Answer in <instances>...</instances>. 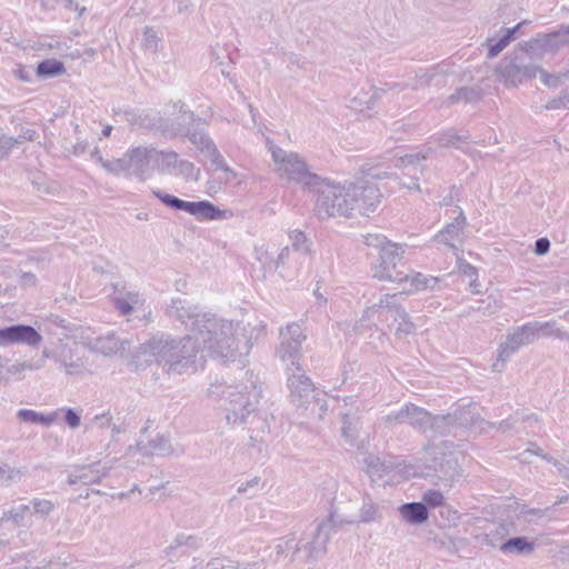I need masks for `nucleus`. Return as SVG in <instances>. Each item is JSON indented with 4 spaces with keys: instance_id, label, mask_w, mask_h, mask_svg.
Returning a JSON list of instances; mask_svg holds the SVG:
<instances>
[{
    "instance_id": "nucleus-1",
    "label": "nucleus",
    "mask_w": 569,
    "mask_h": 569,
    "mask_svg": "<svg viewBox=\"0 0 569 569\" xmlns=\"http://www.w3.org/2000/svg\"><path fill=\"white\" fill-rule=\"evenodd\" d=\"M143 356L152 357L168 373L181 375L193 367L200 351V343L193 335L182 338L153 337L141 346Z\"/></svg>"
},
{
    "instance_id": "nucleus-2",
    "label": "nucleus",
    "mask_w": 569,
    "mask_h": 569,
    "mask_svg": "<svg viewBox=\"0 0 569 569\" xmlns=\"http://www.w3.org/2000/svg\"><path fill=\"white\" fill-rule=\"evenodd\" d=\"M333 513L320 522L310 540L297 539L293 535L278 539L274 550L278 561L284 565H315L326 552L333 526Z\"/></svg>"
},
{
    "instance_id": "nucleus-3",
    "label": "nucleus",
    "mask_w": 569,
    "mask_h": 569,
    "mask_svg": "<svg viewBox=\"0 0 569 569\" xmlns=\"http://www.w3.org/2000/svg\"><path fill=\"white\" fill-rule=\"evenodd\" d=\"M194 326L193 336L199 341L200 349L206 350L210 357L227 361L236 356L238 348L231 321L204 312L196 320Z\"/></svg>"
},
{
    "instance_id": "nucleus-4",
    "label": "nucleus",
    "mask_w": 569,
    "mask_h": 569,
    "mask_svg": "<svg viewBox=\"0 0 569 569\" xmlns=\"http://www.w3.org/2000/svg\"><path fill=\"white\" fill-rule=\"evenodd\" d=\"M348 180L345 182H333L321 177V183L313 187L311 191L317 193L315 204L316 214L320 219L333 217L350 218L352 216V207L355 204L348 192Z\"/></svg>"
},
{
    "instance_id": "nucleus-5",
    "label": "nucleus",
    "mask_w": 569,
    "mask_h": 569,
    "mask_svg": "<svg viewBox=\"0 0 569 569\" xmlns=\"http://www.w3.org/2000/svg\"><path fill=\"white\" fill-rule=\"evenodd\" d=\"M535 56L525 43H518L496 68L498 81L508 88H516L536 78L540 67L535 62Z\"/></svg>"
},
{
    "instance_id": "nucleus-6",
    "label": "nucleus",
    "mask_w": 569,
    "mask_h": 569,
    "mask_svg": "<svg viewBox=\"0 0 569 569\" xmlns=\"http://www.w3.org/2000/svg\"><path fill=\"white\" fill-rule=\"evenodd\" d=\"M244 375L246 382L231 387L227 392L226 419L228 423H242L254 411L261 396V386L253 372L246 371Z\"/></svg>"
},
{
    "instance_id": "nucleus-7",
    "label": "nucleus",
    "mask_w": 569,
    "mask_h": 569,
    "mask_svg": "<svg viewBox=\"0 0 569 569\" xmlns=\"http://www.w3.org/2000/svg\"><path fill=\"white\" fill-rule=\"evenodd\" d=\"M269 150L276 166V172L280 178L293 181L309 190L321 183V177L310 171L308 163L299 153L286 151L274 144L270 146Z\"/></svg>"
},
{
    "instance_id": "nucleus-8",
    "label": "nucleus",
    "mask_w": 569,
    "mask_h": 569,
    "mask_svg": "<svg viewBox=\"0 0 569 569\" xmlns=\"http://www.w3.org/2000/svg\"><path fill=\"white\" fill-rule=\"evenodd\" d=\"M152 193L167 207L186 211L199 221L227 220L233 217L231 210L220 209L208 200L184 201L160 190H152Z\"/></svg>"
},
{
    "instance_id": "nucleus-9",
    "label": "nucleus",
    "mask_w": 569,
    "mask_h": 569,
    "mask_svg": "<svg viewBox=\"0 0 569 569\" xmlns=\"http://www.w3.org/2000/svg\"><path fill=\"white\" fill-rule=\"evenodd\" d=\"M174 107L179 108L178 120L191 127L186 130L179 129L177 133L188 137L189 141L208 159L212 156L217 157L219 150L213 140L206 132V122L192 111L187 110L182 101L176 102Z\"/></svg>"
},
{
    "instance_id": "nucleus-10",
    "label": "nucleus",
    "mask_w": 569,
    "mask_h": 569,
    "mask_svg": "<svg viewBox=\"0 0 569 569\" xmlns=\"http://www.w3.org/2000/svg\"><path fill=\"white\" fill-rule=\"evenodd\" d=\"M542 326L527 322L517 327L511 333H508L506 340L500 343L497 361L492 365V370L500 372L505 362L520 349L522 346L532 343L539 337V329Z\"/></svg>"
},
{
    "instance_id": "nucleus-11",
    "label": "nucleus",
    "mask_w": 569,
    "mask_h": 569,
    "mask_svg": "<svg viewBox=\"0 0 569 569\" xmlns=\"http://www.w3.org/2000/svg\"><path fill=\"white\" fill-rule=\"evenodd\" d=\"M347 190L355 200L352 201L355 204H351L352 212L358 211L362 216L373 212L382 197L377 184L365 176L348 180Z\"/></svg>"
},
{
    "instance_id": "nucleus-12",
    "label": "nucleus",
    "mask_w": 569,
    "mask_h": 569,
    "mask_svg": "<svg viewBox=\"0 0 569 569\" xmlns=\"http://www.w3.org/2000/svg\"><path fill=\"white\" fill-rule=\"evenodd\" d=\"M307 339L301 325L292 322L280 330V345L277 349V356L286 363L287 369L300 366L301 348Z\"/></svg>"
},
{
    "instance_id": "nucleus-13",
    "label": "nucleus",
    "mask_w": 569,
    "mask_h": 569,
    "mask_svg": "<svg viewBox=\"0 0 569 569\" xmlns=\"http://www.w3.org/2000/svg\"><path fill=\"white\" fill-rule=\"evenodd\" d=\"M402 248L397 243L387 244L379 252V264L375 268V277L379 280L403 282L408 280V273L398 270V263L402 259Z\"/></svg>"
},
{
    "instance_id": "nucleus-14",
    "label": "nucleus",
    "mask_w": 569,
    "mask_h": 569,
    "mask_svg": "<svg viewBox=\"0 0 569 569\" xmlns=\"http://www.w3.org/2000/svg\"><path fill=\"white\" fill-rule=\"evenodd\" d=\"M127 174L144 181L152 176L153 162L159 161L158 150L152 147H136L126 153Z\"/></svg>"
},
{
    "instance_id": "nucleus-15",
    "label": "nucleus",
    "mask_w": 569,
    "mask_h": 569,
    "mask_svg": "<svg viewBox=\"0 0 569 569\" xmlns=\"http://www.w3.org/2000/svg\"><path fill=\"white\" fill-rule=\"evenodd\" d=\"M397 295H383L379 302L373 306L367 308L360 319V323L366 320H376L373 323L377 329H379V323H388L390 321L396 322L399 320V317H406V310L401 307V305L397 301Z\"/></svg>"
},
{
    "instance_id": "nucleus-16",
    "label": "nucleus",
    "mask_w": 569,
    "mask_h": 569,
    "mask_svg": "<svg viewBox=\"0 0 569 569\" xmlns=\"http://www.w3.org/2000/svg\"><path fill=\"white\" fill-rule=\"evenodd\" d=\"M289 372L288 387L290 390V398L297 406L309 403L313 399L315 386L311 379L306 375L301 366L287 369Z\"/></svg>"
},
{
    "instance_id": "nucleus-17",
    "label": "nucleus",
    "mask_w": 569,
    "mask_h": 569,
    "mask_svg": "<svg viewBox=\"0 0 569 569\" xmlns=\"http://www.w3.org/2000/svg\"><path fill=\"white\" fill-rule=\"evenodd\" d=\"M139 451L144 457H169L180 456L183 453L182 447H173L170 439L163 435H157L154 438L149 439L146 443L138 442L137 446H129L127 456H133Z\"/></svg>"
},
{
    "instance_id": "nucleus-18",
    "label": "nucleus",
    "mask_w": 569,
    "mask_h": 569,
    "mask_svg": "<svg viewBox=\"0 0 569 569\" xmlns=\"http://www.w3.org/2000/svg\"><path fill=\"white\" fill-rule=\"evenodd\" d=\"M41 341L42 336L29 325H13L0 329V347L14 343L37 347Z\"/></svg>"
},
{
    "instance_id": "nucleus-19",
    "label": "nucleus",
    "mask_w": 569,
    "mask_h": 569,
    "mask_svg": "<svg viewBox=\"0 0 569 569\" xmlns=\"http://www.w3.org/2000/svg\"><path fill=\"white\" fill-rule=\"evenodd\" d=\"M432 469L443 486H451L462 477V469L452 452H442L435 457Z\"/></svg>"
},
{
    "instance_id": "nucleus-20",
    "label": "nucleus",
    "mask_w": 569,
    "mask_h": 569,
    "mask_svg": "<svg viewBox=\"0 0 569 569\" xmlns=\"http://www.w3.org/2000/svg\"><path fill=\"white\" fill-rule=\"evenodd\" d=\"M204 312H200L197 306L189 303L187 300L181 298L171 299L170 305L167 308V315L170 319L179 321L190 330L191 335L196 333L194 322L203 316Z\"/></svg>"
},
{
    "instance_id": "nucleus-21",
    "label": "nucleus",
    "mask_w": 569,
    "mask_h": 569,
    "mask_svg": "<svg viewBox=\"0 0 569 569\" xmlns=\"http://www.w3.org/2000/svg\"><path fill=\"white\" fill-rule=\"evenodd\" d=\"M202 546V539L196 535H189L186 532L177 533L168 545L163 548V556L174 561L182 556L189 555L191 551L199 549Z\"/></svg>"
},
{
    "instance_id": "nucleus-22",
    "label": "nucleus",
    "mask_w": 569,
    "mask_h": 569,
    "mask_svg": "<svg viewBox=\"0 0 569 569\" xmlns=\"http://www.w3.org/2000/svg\"><path fill=\"white\" fill-rule=\"evenodd\" d=\"M467 224L465 213L461 208L458 207V214L453 220L447 223L435 237L433 240L451 248L458 256L459 249L455 242L461 240V234Z\"/></svg>"
},
{
    "instance_id": "nucleus-23",
    "label": "nucleus",
    "mask_w": 569,
    "mask_h": 569,
    "mask_svg": "<svg viewBox=\"0 0 569 569\" xmlns=\"http://www.w3.org/2000/svg\"><path fill=\"white\" fill-rule=\"evenodd\" d=\"M439 417L440 423L459 427H470L473 426L476 422H480L481 429H486L483 422L486 420L480 418V416L475 411V407L472 405L461 406L457 408L453 412L448 415H439Z\"/></svg>"
},
{
    "instance_id": "nucleus-24",
    "label": "nucleus",
    "mask_w": 569,
    "mask_h": 569,
    "mask_svg": "<svg viewBox=\"0 0 569 569\" xmlns=\"http://www.w3.org/2000/svg\"><path fill=\"white\" fill-rule=\"evenodd\" d=\"M406 423L412 428L426 431L427 429H438L440 426V417L433 416L426 409L418 407L411 402L407 403Z\"/></svg>"
},
{
    "instance_id": "nucleus-25",
    "label": "nucleus",
    "mask_w": 569,
    "mask_h": 569,
    "mask_svg": "<svg viewBox=\"0 0 569 569\" xmlns=\"http://www.w3.org/2000/svg\"><path fill=\"white\" fill-rule=\"evenodd\" d=\"M109 473V468L101 463H92L89 466H82L77 469L74 473H71L68 478L69 485H77L79 482L83 485L99 483Z\"/></svg>"
},
{
    "instance_id": "nucleus-26",
    "label": "nucleus",
    "mask_w": 569,
    "mask_h": 569,
    "mask_svg": "<svg viewBox=\"0 0 569 569\" xmlns=\"http://www.w3.org/2000/svg\"><path fill=\"white\" fill-rule=\"evenodd\" d=\"M523 531H526V528L516 527V523L510 518L503 522L498 523L493 529L485 533L482 540L487 546L498 548L500 550L501 545L509 539V536Z\"/></svg>"
},
{
    "instance_id": "nucleus-27",
    "label": "nucleus",
    "mask_w": 569,
    "mask_h": 569,
    "mask_svg": "<svg viewBox=\"0 0 569 569\" xmlns=\"http://www.w3.org/2000/svg\"><path fill=\"white\" fill-rule=\"evenodd\" d=\"M525 44L536 54L541 56L546 51H553L567 44V39L562 37L561 30L531 38Z\"/></svg>"
},
{
    "instance_id": "nucleus-28",
    "label": "nucleus",
    "mask_w": 569,
    "mask_h": 569,
    "mask_svg": "<svg viewBox=\"0 0 569 569\" xmlns=\"http://www.w3.org/2000/svg\"><path fill=\"white\" fill-rule=\"evenodd\" d=\"M486 429H497L498 431L506 433L511 430L520 431L518 428L519 423L528 425V427L532 428L533 425L538 423V419L535 415H525L522 412L516 411L510 415L507 419L496 423L490 421H483Z\"/></svg>"
},
{
    "instance_id": "nucleus-29",
    "label": "nucleus",
    "mask_w": 569,
    "mask_h": 569,
    "mask_svg": "<svg viewBox=\"0 0 569 569\" xmlns=\"http://www.w3.org/2000/svg\"><path fill=\"white\" fill-rule=\"evenodd\" d=\"M502 308V300L496 293H489L485 298L477 300L475 305H471L468 309L459 312V317H469L477 312L483 317H490L498 312Z\"/></svg>"
},
{
    "instance_id": "nucleus-30",
    "label": "nucleus",
    "mask_w": 569,
    "mask_h": 569,
    "mask_svg": "<svg viewBox=\"0 0 569 569\" xmlns=\"http://www.w3.org/2000/svg\"><path fill=\"white\" fill-rule=\"evenodd\" d=\"M127 340H120L114 333L99 337L90 342V348L104 356L122 355L126 351Z\"/></svg>"
},
{
    "instance_id": "nucleus-31",
    "label": "nucleus",
    "mask_w": 569,
    "mask_h": 569,
    "mask_svg": "<svg viewBox=\"0 0 569 569\" xmlns=\"http://www.w3.org/2000/svg\"><path fill=\"white\" fill-rule=\"evenodd\" d=\"M383 92L382 89L368 84L367 88H361L350 99L351 108L358 111L371 110Z\"/></svg>"
},
{
    "instance_id": "nucleus-32",
    "label": "nucleus",
    "mask_w": 569,
    "mask_h": 569,
    "mask_svg": "<svg viewBox=\"0 0 569 569\" xmlns=\"http://www.w3.org/2000/svg\"><path fill=\"white\" fill-rule=\"evenodd\" d=\"M536 547L535 540L523 536H516L506 540L501 545L500 551L508 556H529L536 550Z\"/></svg>"
},
{
    "instance_id": "nucleus-33",
    "label": "nucleus",
    "mask_w": 569,
    "mask_h": 569,
    "mask_svg": "<svg viewBox=\"0 0 569 569\" xmlns=\"http://www.w3.org/2000/svg\"><path fill=\"white\" fill-rule=\"evenodd\" d=\"M405 521L410 525H421L429 518V511L423 502H407L399 507Z\"/></svg>"
},
{
    "instance_id": "nucleus-34",
    "label": "nucleus",
    "mask_w": 569,
    "mask_h": 569,
    "mask_svg": "<svg viewBox=\"0 0 569 569\" xmlns=\"http://www.w3.org/2000/svg\"><path fill=\"white\" fill-rule=\"evenodd\" d=\"M383 519L382 507L373 501V499L368 495H363L362 503L359 509V520L361 523H372L380 522Z\"/></svg>"
},
{
    "instance_id": "nucleus-35",
    "label": "nucleus",
    "mask_w": 569,
    "mask_h": 569,
    "mask_svg": "<svg viewBox=\"0 0 569 569\" xmlns=\"http://www.w3.org/2000/svg\"><path fill=\"white\" fill-rule=\"evenodd\" d=\"M483 98V91L481 88L476 87H460L451 93L447 102L449 104L465 102V103H477Z\"/></svg>"
},
{
    "instance_id": "nucleus-36",
    "label": "nucleus",
    "mask_w": 569,
    "mask_h": 569,
    "mask_svg": "<svg viewBox=\"0 0 569 569\" xmlns=\"http://www.w3.org/2000/svg\"><path fill=\"white\" fill-rule=\"evenodd\" d=\"M365 471L371 479H380L391 471V465L376 455H368L363 459Z\"/></svg>"
},
{
    "instance_id": "nucleus-37",
    "label": "nucleus",
    "mask_w": 569,
    "mask_h": 569,
    "mask_svg": "<svg viewBox=\"0 0 569 569\" xmlns=\"http://www.w3.org/2000/svg\"><path fill=\"white\" fill-rule=\"evenodd\" d=\"M70 350H67L66 347H62L58 353L57 361L60 363V367L64 369L67 375H81L86 370L84 363L80 358L73 359L72 356L68 355Z\"/></svg>"
},
{
    "instance_id": "nucleus-38",
    "label": "nucleus",
    "mask_w": 569,
    "mask_h": 569,
    "mask_svg": "<svg viewBox=\"0 0 569 569\" xmlns=\"http://www.w3.org/2000/svg\"><path fill=\"white\" fill-rule=\"evenodd\" d=\"M41 365H32L31 362H17L8 367H3L0 363V381L4 383L9 382L13 377L18 379L23 378V372L26 370H36L39 369Z\"/></svg>"
},
{
    "instance_id": "nucleus-39",
    "label": "nucleus",
    "mask_w": 569,
    "mask_h": 569,
    "mask_svg": "<svg viewBox=\"0 0 569 569\" xmlns=\"http://www.w3.org/2000/svg\"><path fill=\"white\" fill-rule=\"evenodd\" d=\"M30 507L27 505H20L16 509L4 511L0 518V523L12 521L14 527H29L30 525Z\"/></svg>"
},
{
    "instance_id": "nucleus-40",
    "label": "nucleus",
    "mask_w": 569,
    "mask_h": 569,
    "mask_svg": "<svg viewBox=\"0 0 569 569\" xmlns=\"http://www.w3.org/2000/svg\"><path fill=\"white\" fill-rule=\"evenodd\" d=\"M547 510L531 509L527 506H522L519 511L511 517L516 527L525 528L526 523H538L539 520L543 519Z\"/></svg>"
},
{
    "instance_id": "nucleus-41",
    "label": "nucleus",
    "mask_w": 569,
    "mask_h": 569,
    "mask_svg": "<svg viewBox=\"0 0 569 569\" xmlns=\"http://www.w3.org/2000/svg\"><path fill=\"white\" fill-rule=\"evenodd\" d=\"M342 428L341 435L343 439L351 446H355L359 436L360 420L358 417H351L349 413H343L341 417Z\"/></svg>"
},
{
    "instance_id": "nucleus-42",
    "label": "nucleus",
    "mask_w": 569,
    "mask_h": 569,
    "mask_svg": "<svg viewBox=\"0 0 569 569\" xmlns=\"http://www.w3.org/2000/svg\"><path fill=\"white\" fill-rule=\"evenodd\" d=\"M36 73L39 78H53L66 73V67L63 62L57 59H47L41 61L36 69Z\"/></svg>"
},
{
    "instance_id": "nucleus-43",
    "label": "nucleus",
    "mask_w": 569,
    "mask_h": 569,
    "mask_svg": "<svg viewBox=\"0 0 569 569\" xmlns=\"http://www.w3.org/2000/svg\"><path fill=\"white\" fill-rule=\"evenodd\" d=\"M18 418L24 422L41 423L49 427L56 421L57 413L43 415L31 409H20L18 411Z\"/></svg>"
},
{
    "instance_id": "nucleus-44",
    "label": "nucleus",
    "mask_w": 569,
    "mask_h": 569,
    "mask_svg": "<svg viewBox=\"0 0 569 569\" xmlns=\"http://www.w3.org/2000/svg\"><path fill=\"white\" fill-rule=\"evenodd\" d=\"M438 281L439 279L436 277H427L418 272L412 276L408 274V280L406 282H410V286L413 290H425L428 288H433Z\"/></svg>"
},
{
    "instance_id": "nucleus-45",
    "label": "nucleus",
    "mask_w": 569,
    "mask_h": 569,
    "mask_svg": "<svg viewBox=\"0 0 569 569\" xmlns=\"http://www.w3.org/2000/svg\"><path fill=\"white\" fill-rule=\"evenodd\" d=\"M26 472V468H13L8 463L0 465V480L4 483H11L21 480Z\"/></svg>"
},
{
    "instance_id": "nucleus-46",
    "label": "nucleus",
    "mask_w": 569,
    "mask_h": 569,
    "mask_svg": "<svg viewBox=\"0 0 569 569\" xmlns=\"http://www.w3.org/2000/svg\"><path fill=\"white\" fill-rule=\"evenodd\" d=\"M159 154V170L163 173L169 172L171 169H177L180 162L179 156L174 151H158Z\"/></svg>"
},
{
    "instance_id": "nucleus-47",
    "label": "nucleus",
    "mask_w": 569,
    "mask_h": 569,
    "mask_svg": "<svg viewBox=\"0 0 569 569\" xmlns=\"http://www.w3.org/2000/svg\"><path fill=\"white\" fill-rule=\"evenodd\" d=\"M289 238L291 240L292 248L296 251H299L303 254L311 253V243L302 231L293 230L290 232Z\"/></svg>"
},
{
    "instance_id": "nucleus-48",
    "label": "nucleus",
    "mask_w": 569,
    "mask_h": 569,
    "mask_svg": "<svg viewBox=\"0 0 569 569\" xmlns=\"http://www.w3.org/2000/svg\"><path fill=\"white\" fill-rule=\"evenodd\" d=\"M141 128L149 130H166L167 126L159 113L142 112L140 129Z\"/></svg>"
},
{
    "instance_id": "nucleus-49",
    "label": "nucleus",
    "mask_w": 569,
    "mask_h": 569,
    "mask_svg": "<svg viewBox=\"0 0 569 569\" xmlns=\"http://www.w3.org/2000/svg\"><path fill=\"white\" fill-rule=\"evenodd\" d=\"M493 39L489 38L488 41V53L487 58L492 59L497 57L508 44L512 41L511 40V31H506L505 34L496 42L491 43Z\"/></svg>"
},
{
    "instance_id": "nucleus-50",
    "label": "nucleus",
    "mask_w": 569,
    "mask_h": 569,
    "mask_svg": "<svg viewBox=\"0 0 569 569\" xmlns=\"http://www.w3.org/2000/svg\"><path fill=\"white\" fill-rule=\"evenodd\" d=\"M204 569H240V562L232 560L228 557H214L207 563H203Z\"/></svg>"
},
{
    "instance_id": "nucleus-51",
    "label": "nucleus",
    "mask_w": 569,
    "mask_h": 569,
    "mask_svg": "<svg viewBox=\"0 0 569 569\" xmlns=\"http://www.w3.org/2000/svg\"><path fill=\"white\" fill-rule=\"evenodd\" d=\"M407 403H405L399 410L391 411L382 418V423L386 428H392L396 425L406 423L407 418Z\"/></svg>"
},
{
    "instance_id": "nucleus-52",
    "label": "nucleus",
    "mask_w": 569,
    "mask_h": 569,
    "mask_svg": "<svg viewBox=\"0 0 569 569\" xmlns=\"http://www.w3.org/2000/svg\"><path fill=\"white\" fill-rule=\"evenodd\" d=\"M209 160L216 170L223 171V173L226 174V182H230L237 178V173L226 163L224 158L222 157L220 151H218L217 158L216 156H212Z\"/></svg>"
},
{
    "instance_id": "nucleus-53",
    "label": "nucleus",
    "mask_w": 569,
    "mask_h": 569,
    "mask_svg": "<svg viewBox=\"0 0 569 569\" xmlns=\"http://www.w3.org/2000/svg\"><path fill=\"white\" fill-rule=\"evenodd\" d=\"M160 38L152 27L143 29L142 46L146 50L157 52L159 49Z\"/></svg>"
},
{
    "instance_id": "nucleus-54",
    "label": "nucleus",
    "mask_w": 569,
    "mask_h": 569,
    "mask_svg": "<svg viewBox=\"0 0 569 569\" xmlns=\"http://www.w3.org/2000/svg\"><path fill=\"white\" fill-rule=\"evenodd\" d=\"M254 257L261 263L263 270H273V258L270 256L266 244L254 247Z\"/></svg>"
},
{
    "instance_id": "nucleus-55",
    "label": "nucleus",
    "mask_w": 569,
    "mask_h": 569,
    "mask_svg": "<svg viewBox=\"0 0 569 569\" xmlns=\"http://www.w3.org/2000/svg\"><path fill=\"white\" fill-rule=\"evenodd\" d=\"M31 507L36 515L47 517L54 510L56 505L48 499L33 498L31 500Z\"/></svg>"
},
{
    "instance_id": "nucleus-56",
    "label": "nucleus",
    "mask_w": 569,
    "mask_h": 569,
    "mask_svg": "<svg viewBox=\"0 0 569 569\" xmlns=\"http://www.w3.org/2000/svg\"><path fill=\"white\" fill-rule=\"evenodd\" d=\"M102 168L111 174L119 176L120 173L127 174L126 156L122 158L106 160L102 162Z\"/></svg>"
},
{
    "instance_id": "nucleus-57",
    "label": "nucleus",
    "mask_w": 569,
    "mask_h": 569,
    "mask_svg": "<svg viewBox=\"0 0 569 569\" xmlns=\"http://www.w3.org/2000/svg\"><path fill=\"white\" fill-rule=\"evenodd\" d=\"M177 174L182 176L187 181L198 180V170H196L194 164L188 160H180Z\"/></svg>"
},
{
    "instance_id": "nucleus-58",
    "label": "nucleus",
    "mask_w": 569,
    "mask_h": 569,
    "mask_svg": "<svg viewBox=\"0 0 569 569\" xmlns=\"http://www.w3.org/2000/svg\"><path fill=\"white\" fill-rule=\"evenodd\" d=\"M468 136H459L453 130H448L439 136L438 143L448 148L455 146L457 141L468 142Z\"/></svg>"
},
{
    "instance_id": "nucleus-59",
    "label": "nucleus",
    "mask_w": 569,
    "mask_h": 569,
    "mask_svg": "<svg viewBox=\"0 0 569 569\" xmlns=\"http://www.w3.org/2000/svg\"><path fill=\"white\" fill-rule=\"evenodd\" d=\"M538 73H540V78H541V81L545 86H547L548 88H558L562 84V79L568 77V72L566 73H559V74H552V73H548L547 71L542 70L540 68V71H538Z\"/></svg>"
},
{
    "instance_id": "nucleus-60",
    "label": "nucleus",
    "mask_w": 569,
    "mask_h": 569,
    "mask_svg": "<svg viewBox=\"0 0 569 569\" xmlns=\"http://www.w3.org/2000/svg\"><path fill=\"white\" fill-rule=\"evenodd\" d=\"M445 497L441 491L429 489L422 496V501L428 507H439L443 503Z\"/></svg>"
},
{
    "instance_id": "nucleus-61",
    "label": "nucleus",
    "mask_w": 569,
    "mask_h": 569,
    "mask_svg": "<svg viewBox=\"0 0 569 569\" xmlns=\"http://www.w3.org/2000/svg\"><path fill=\"white\" fill-rule=\"evenodd\" d=\"M365 243L368 247L379 249L380 252L382 251L383 247H386L387 244H391L392 242H390L385 236L368 233L367 236H365Z\"/></svg>"
},
{
    "instance_id": "nucleus-62",
    "label": "nucleus",
    "mask_w": 569,
    "mask_h": 569,
    "mask_svg": "<svg viewBox=\"0 0 569 569\" xmlns=\"http://www.w3.org/2000/svg\"><path fill=\"white\" fill-rule=\"evenodd\" d=\"M397 322H398V326L396 328L397 335H406L407 336V335L413 333L416 326L410 320V317L407 311H406V317H399V320Z\"/></svg>"
},
{
    "instance_id": "nucleus-63",
    "label": "nucleus",
    "mask_w": 569,
    "mask_h": 569,
    "mask_svg": "<svg viewBox=\"0 0 569 569\" xmlns=\"http://www.w3.org/2000/svg\"><path fill=\"white\" fill-rule=\"evenodd\" d=\"M569 104V88L565 89L558 98L550 100L546 104V109L556 110L566 108Z\"/></svg>"
},
{
    "instance_id": "nucleus-64",
    "label": "nucleus",
    "mask_w": 569,
    "mask_h": 569,
    "mask_svg": "<svg viewBox=\"0 0 569 569\" xmlns=\"http://www.w3.org/2000/svg\"><path fill=\"white\" fill-rule=\"evenodd\" d=\"M378 391V386L376 380L372 378H367L366 381L362 382L360 390H359V397L367 399L370 397H373Z\"/></svg>"
}]
</instances>
